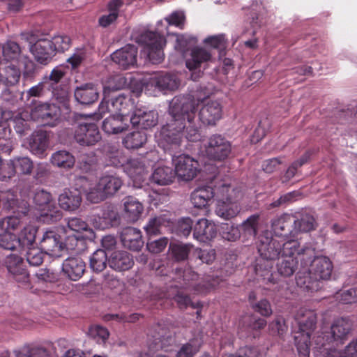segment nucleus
Returning a JSON list of instances; mask_svg holds the SVG:
<instances>
[{"mask_svg":"<svg viewBox=\"0 0 357 357\" xmlns=\"http://www.w3.org/2000/svg\"><path fill=\"white\" fill-rule=\"evenodd\" d=\"M124 172L133 180L142 181L147 171L144 165L138 159L127 160L123 167Z\"/></svg>","mask_w":357,"mask_h":357,"instance_id":"obj_39","label":"nucleus"},{"mask_svg":"<svg viewBox=\"0 0 357 357\" xmlns=\"http://www.w3.org/2000/svg\"><path fill=\"white\" fill-rule=\"evenodd\" d=\"M40 245L46 254L53 256H59L63 248L61 238L54 230H47L43 233Z\"/></svg>","mask_w":357,"mask_h":357,"instance_id":"obj_19","label":"nucleus"},{"mask_svg":"<svg viewBox=\"0 0 357 357\" xmlns=\"http://www.w3.org/2000/svg\"><path fill=\"white\" fill-rule=\"evenodd\" d=\"M268 330L273 335H282L287 331V326L283 317L277 316L268 325Z\"/></svg>","mask_w":357,"mask_h":357,"instance_id":"obj_62","label":"nucleus"},{"mask_svg":"<svg viewBox=\"0 0 357 357\" xmlns=\"http://www.w3.org/2000/svg\"><path fill=\"white\" fill-rule=\"evenodd\" d=\"M13 145L11 130L8 128L3 127L0 130V150L10 151Z\"/></svg>","mask_w":357,"mask_h":357,"instance_id":"obj_63","label":"nucleus"},{"mask_svg":"<svg viewBox=\"0 0 357 357\" xmlns=\"http://www.w3.org/2000/svg\"><path fill=\"white\" fill-rule=\"evenodd\" d=\"M50 43H52L54 54L56 52H63L70 46V39L66 35L55 36L50 40Z\"/></svg>","mask_w":357,"mask_h":357,"instance_id":"obj_59","label":"nucleus"},{"mask_svg":"<svg viewBox=\"0 0 357 357\" xmlns=\"http://www.w3.org/2000/svg\"><path fill=\"white\" fill-rule=\"evenodd\" d=\"M109 266L119 272L130 269L134 265L132 256L124 250H116L108 257Z\"/></svg>","mask_w":357,"mask_h":357,"instance_id":"obj_24","label":"nucleus"},{"mask_svg":"<svg viewBox=\"0 0 357 357\" xmlns=\"http://www.w3.org/2000/svg\"><path fill=\"white\" fill-rule=\"evenodd\" d=\"M219 186L221 184L215 185L214 188L204 186L195 190L190 197L193 206L199 208L205 207L213 197H216V188Z\"/></svg>","mask_w":357,"mask_h":357,"instance_id":"obj_32","label":"nucleus"},{"mask_svg":"<svg viewBox=\"0 0 357 357\" xmlns=\"http://www.w3.org/2000/svg\"><path fill=\"white\" fill-rule=\"evenodd\" d=\"M121 241L125 247L135 251L139 250L144 245L140 230L131 227L123 230Z\"/></svg>","mask_w":357,"mask_h":357,"instance_id":"obj_34","label":"nucleus"},{"mask_svg":"<svg viewBox=\"0 0 357 357\" xmlns=\"http://www.w3.org/2000/svg\"><path fill=\"white\" fill-rule=\"evenodd\" d=\"M137 41L144 45L142 53L152 63H160L163 61L162 47L165 40L162 36L156 32L145 31L139 36Z\"/></svg>","mask_w":357,"mask_h":357,"instance_id":"obj_7","label":"nucleus"},{"mask_svg":"<svg viewBox=\"0 0 357 357\" xmlns=\"http://www.w3.org/2000/svg\"><path fill=\"white\" fill-rule=\"evenodd\" d=\"M74 96L75 100L80 104L89 105L98 100L99 92L93 84H85L76 88Z\"/></svg>","mask_w":357,"mask_h":357,"instance_id":"obj_33","label":"nucleus"},{"mask_svg":"<svg viewBox=\"0 0 357 357\" xmlns=\"http://www.w3.org/2000/svg\"><path fill=\"white\" fill-rule=\"evenodd\" d=\"M65 71L61 66L54 68L49 76L43 78L46 89L52 91V96L60 102H66L68 93L65 87H62L61 79L65 75Z\"/></svg>","mask_w":357,"mask_h":357,"instance_id":"obj_9","label":"nucleus"},{"mask_svg":"<svg viewBox=\"0 0 357 357\" xmlns=\"http://www.w3.org/2000/svg\"><path fill=\"white\" fill-rule=\"evenodd\" d=\"M235 192L234 188L225 183L216 188L217 206L216 214L225 220L236 217L240 212L239 205L232 200V195Z\"/></svg>","mask_w":357,"mask_h":357,"instance_id":"obj_5","label":"nucleus"},{"mask_svg":"<svg viewBox=\"0 0 357 357\" xmlns=\"http://www.w3.org/2000/svg\"><path fill=\"white\" fill-rule=\"evenodd\" d=\"M137 49L135 45H127L111 54L112 61L123 70L134 67L137 63Z\"/></svg>","mask_w":357,"mask_h":357,"instance_id":"obj_15","label":"nucleus"},{"mask_svg":"<svg viewBox=\"0 0 357 357\" xmlns=\"http://www.w3.org/2000/svg\"><path fill=\"white\" fill-rule=\"evenodd\" d=\"M74 138L82 146H93L101 139L98 127L95 123H81L75 130Z\"/></svg>","mask_w":357,"mask_h":357,"instance_id":"obj_13","label":"nucleus"},{"mask_svg":"<svg viewBox=\"0 0 357 357\" xmlns=\"http://www.w3.org/2000/svg\"><path fill=\"white\" fill-rule=\"evenodd\" d=\"M300 254L301 264H305L307 269L312 273L314 277L319 280H327L331 277L333 271V264L329 258L325 256H315V250L307 248Z\"/></svg>","mask_w":357,"mask_h":357,"instance_id":"obj_4","label":"nucleus"},{"mask_svg":"<svg viewBox=\"0 0 357 357\" xmlns=\"http://www.w3.org/2000/svg\"><path fill=\"white\" fill-rule=\"evenodd\" d=\"M297 264V258H284L282 261L278 264V271L284 277H289L295 272Z\"/></svg>","mask_w":357,"mask_h":357,"instance_id":"obj_55","label":"nucleus"},{"mask_svg":"<svg viewBox=\"0 0 357 357\" xmlns=\"http://www.w3.org/2000/svg\"><path fill=\"white\" fill-rule=\"evenodd\" d=\"M21 49L14 41H8L2 45V56L6 61H14L19 58Z\"/></svg>","mask_w":357,"mask_h":357,"instance_id":"obj_53","label":"nucleus"},{"mask_svg":"<svg viewBox=\"0 0 357 357\" xmlns=\"http://www.w3.org/2000/svg\"><path fill=\"white\" fill-rule=\"evenodd\" d=\"M174 176L175 174L171 167L167 166H158L154 169L151 175V180L155 183L165 185L171 183Z\"/></svg>","mask_w":357,"mask_h":357,"instance_id":"obj_40","label":"nucleus"},{"mask_svg":"<svg viewBox=\"0 0 357 357\" xmlns=\"http://www.w3.org/2000/svg\"><path fill=\"white\" fill-rule=\"evenodd\" d=\"M102 128L104 132L109 135L121 133L128 128V118L110 114L103 121Z\"/></svg>","mask_w":357,"mask_h":357,"instance_id":"obj_30","label":"nucleus"},{"mask_svg":"<svg viewBox=\"0 0 357 357\" xmlns=\"http://www.w3.org/2000/svg\"><path fill=\"white\" fill-rule=\"evenodd\" d=\"M298 330L294 332V342L299 357H310V336L317 323L316 314H295Z\"/></svg>","mask_w":357,"mask_h":357,"instance_id":"obj_3","label":"nucleus"},{"mask_svg":"<svg viewBox=\"0 0 357 357\" xmlns=\"http://www.w3.org/2000/svg\"><path fill=\"white\" fill-rule=\"evenodd\" d=\"M191 246L182 243H170L169 248V255L176 261H183L187 259Z\"/></svg>","mask_w":357,"mask_h":357,"instance_id":"obj_50","label":"nucleus"},{"mask_svg":"<svg viewBox=\"0 0 357 357\" xmlns=\"http://www.w3.org/2000/svg\"><path fill=\"white\" fill-rule=\"evenodd\" d=\"M20 77V71L14 65L9 64L3 68H0L1 84L14 85L17 84Z\"/></svg>","mask_w":357,"mask_h":357,"instance_id":"obj_44","label":"nucleus"},{"mask_svg":"<svg viewBox=\"0 0 357 357\" xmlns=\"http://www.w3.org/2000/svg\"><path fill=\"white\" fill-rule=\"evenodd\" d=\"M175 167V175L185 181L192 180L199 172V164L197 160L188 155H180L173 158Z\"/></svg>","mask_w":357,"mask_h":357,"instance_id":"obj_11","label":"nucleus"},{"mask_svg":"<svg viewBox=\"0 0 357 357\" xmlns=\"http://www.w3.org/2000/svg\"><path fill=\"white\" fill-rule=\"evenodd\" d=\"M103 219H105L109 228L118 226L121 222V217L117 210L112 206H107L102 211Z\"/></svg>","mask_w":357,"mask_h":357,"instance_id":"obj_57","label":"nucleus"},{"mask_svg":"<svg viewBox=\"0 0 357 357\" xmlns=\"http://www.w3.org/2000/svg\"><path fill=\"white\" fill-rule=\"evenodd\" d=\"M259 215H250L242 223V229L249 236H255L257 234Z\"/></svg>","mask_w":357,"mask_h":357,"instance_id":"obj_60","label":"nucleus"},{"mask_svg":"<svg viewBox=\"0 0 357 357\" xmlns=\"http://www.w3.org/2000/svg\"><path fill=\"white\" fill-rule=\"evenodd\" d=\"M111 106L115 114L128 118L130 112L134 109V102L128 96L119 95L111 98Z\"/></svg>","mask_w":357,"mask_h":357,"instance_id":"obj_36","label":"nucleus"},{"mask_svg":"<svg viewBox=\"0 0 357 357\" xmlns=\"http://www.w3.org/2000/svg\"><path fill=\"white\" fill-rule=\"evenodd\" d=\"M84 261L79 257H68L63 263V271L74 281L82 278L85 271Z\"/></svg>","mask_w":357,"mask_h":357,"instance_id":"obj_31","label":"nucleus"},{"mask_svg":"<svg viewBox=\"0 0 357 357\" xmlns=\"http://www.w3.org/2000/svg\"><path fill=\"white\" fill-rule=\"evenodd\" d=\"M305 264H301V267L296 278V285L305 293L310 295L321 288L320 282L315 278Z\"/></svg>","mask_w":357,"mask_h":357,"instance_id":"obj_17","label":"nucleus"},{"mask_svg":"<svg viewBox=\"0 0 357 357\" xmlns=\"http://www.w3.org/2000/svg\"><path fill=\"white\" fill-rule=\"evenodd\" d=\"M20 254H10L6 257L3 265L12 278L24 289H31L29 274Z\"/></svg>","mask_w":357,"mask_h":357,"instance_id":"obj_8","label":"nucleus"},{"mask_svg":"<svg viewBox=\"0 0 357 357\" xmlns=\"http://www.w3.org/2000/svg\"><path fill=\"white\" fill-rule=\"evenodd\" d=\"M102 286L116 293L123 288V282L114 274L105 273L103 275Z\"/></svg>","mask_w":357,"mask_h":357,"instance_id":"obj_58","label":"nucleus"},{"mask_svg":"<svg viewBox=\"0 0 357 357\" xmlns=\"http://www.w3.org/2000/svg\"><path fill=\"white\" fill-rule=\"evenodd\" d=\"M123 211L130 221L136 222L142 214L144 206L136 198L128 197L123 202Z\"/></svg>","mask_w":357,"mask_h":357,"instance_id":"obj_38","label":"nucleus"},{"mask_svg":"<svg viewBox=\"0 0 357 357\" xmlns=\"http://www.w3.org/2000/svg\"><path fill=\"white\" fill-rule=\"evenodd\" d=\"M199 104L198 100L190 96H176L172 100L169 118L158 136L164 149H177L182 142L184 130L188 141L196 142L200 139L199 121L197 119Z\"/></svg>","mask_w":357,"mask_h":357,"instance_id":"obj_1","label":"nucleus"},{"mask_svg":"<svg viewBox=\"0 0 357 357\" xmlns=\"http://www.w3.org/2000/svg\"><path fill=\"white\" fill-rule=\"evenodd\" d=\"M203 105L199 109L197 120L203 125H215L222 114L221 104L217 100L202 101Z\"/></svg>","mask_w":357,"mask_h":357,"instance_id":"obj_14","label":"nucleus"},{"mask_svg":"<svg viewBox=\"0 0 357 357\" xmlns=\"http://www.w3.org/2000/svg\"><path fill=\"white\" fill-rule=\"evenodd\" d=\"M106 160L108 165L124 167L128 158L121 150L112 149L107 153Z\"/></svg>","mask_w":357,"mask_h":357,"instance_id":"obj_54","label":"nucleus"},{"mask_svg":"<svg viewBox=\"0 0 357 357\" xmlns=\"http://www.w3.org/2000/svg\"><path fill=\"white\" fill-rule=\"evenodd\" d=\"M280 242H282L280 255L284 258H297V260H300L299 253L302 252L303 250L307 248L306 247L299 250V243L296 240H289L286 242L280 241Z\"/></svg>","mask_w":357,"mask_h":357,"instance_id":"obj_46","label":"nucleus"},{"mask_svg":"<svg viewBox=\"0 0 357 357\" xmlns=\"http://www.w3.org/2000/svg\"><path fill=\"white\" fill-rule=\"evenodd\" d=\"M296 217V222H294L292 230L293 237H295L298 233L307 232L315 229L314 218L309 214H303L300 218Z\"/></svg>","mask_w":357,"mask_h":357,"instance_id":"obj_43","label":"nucleus"},{"mask_svg":"<svg viewBox=\"0 0 357 357\" xmlns=\"http://www.w3.org/2000/svg\"><path fill=\"white\" fill-rule=\"evenodd\" d=\"M58 202L59 206L65 211H74L77 210L82 202L79 189L74 190H64L59 196Z\"/></svg>","mask_w":357,"mask_h":357,"instance_id":"obj_29","label":"nucleus"},{"mask_svg":"<svg viewBox=\"0 0 357 357\" xmlns=\"http://www.w3.org/2000/svg\"><path fill=\"white\" fill-rule=\"evenodd\" d=\"M217 234L215 225L205 218L199 220L194 227V238L200 242H205L215 238Z\"/></svg>","mask_w":357,"mask_h":357,"instance_id":"obj_28","label":"nucleus"},{"mask_svg":"<svg viewBox=\"0 0 357 357\" xmlns=\"http://www.w3.org/2000/svg\"><path fill=\"white\" fill-rule=\"evenodd\" d=\"M315 348L323 349V357H357V339L352 340L344 349V356L335 349L326 347L324 337H314Z\"/></svg>","mask_w":357,"mask_h":357,"instance_id":"obj_18","label":"nucleus"},{"mask_svg":"<svg viewBox=\"0 0 357 357\" xmlns=\"http://www.w3.org/2000/svg\"><path fill=\"white\" fill-rule=\"evenodd\" d=\"M99 186L107 197L115 194L121 187L123 181L116 174L105 173L98 180Z\"/></svg>","mask_w":357,"mask_h":357,"instance_id":"obj_35","label":"nucleus"},{"mask_svg":"<svg viewBox=\"0 0 357 357\" xmlns=\"http://www.w3.org/2000/svg\"><path fill=\"white\" fill-rule=\"evenodd\" d=\"M75 185L80 192L85 194L87 200L92 203H98L107 197L99 186V182L93 185L85 176L76 178Z\"/></svg>","mask_w":357,"mask_h":357,"instance_id":"obj_16","label":"nucleus"},{"mask_svg":"<svg viewBox=\"0 0 357 357\" xmlns=\"http://www.w3.org/2000/svg\"><path fill=\"white\" fill-rule=\"evenodd\" d=\"M152 84L160 91H174L178 87L179 83L175 75L164 74L154 77Z\"/></svg>","mask_w":357,"mask_h":357,"instance_id":"obj_41","label":"nucleus"},{"mask_svg":"<svg viewBox=\"0 0 357 357\" xmlns=\"http://www.w3.org/2000/svg\"><path fill=\"white\" fill-rule=\"evenodd\" d=\"M0 248L8 250H16L20 254L17 236L10 232L5 231L0 234Z\"/></svg>","mask_w":357,"mask_h":357,"instance_id":"obj_51","label":"nucleus"},{"mask_svg":"<svg viewBox=\"0 0 357 357\" xmlns=\"http://www.w3.org/2000/svg\"><path fill=\"white\" fill-rule=\"evenodd\" d=\"M49 146V137L46 131L39 130L32 133L29 139L30 151L39 158H43Z\"/></svg>","mask_w":357,"mask_h":357,"instance_id":"obj_26","label":"nucleus"},{"mask_svg":"<svg viewBox=\"0 0 357 357\" xmlns=\"http://www.w3.org/2000/svg\"><path fill=\"white\" fill-rule=\"evenodd\" d=\"M213 52L211 49L197 47L191 50L190 56L186 59V67L190 70H197L212 61Z\"/></svg>","mask_w":357,"mask_h":357,"instance_id":"obj_22","label":"nucleus"},{"mask_svg":"<svg viewBox=\"0 0 357 357\" xmlns=\"http://www.w3.org/2000/svg\"><path fill=\"white\" fill-rule=\"evenodd\" d=\"M37 227L33 225L25 226L17 237L20 250V255L24 254L26 248L35 245Z\"/></svg>","mask_w":357,"mask_h":357,"instance_id":"obj_37","label":"nucleus"},{"mask_svg":"<svg viewBox=\"0 0 357 357\" xmlns=\"http://www.w3.org/2000/svg\"><path fill=\"white\" fill-rule=\"evenodd\" d=\"M336 298L343 304L356 303L357 302V288H351L338 293L336 295Z\"/></svg>","mask_w":357,"mask_h":357,"instance_id":"obj_64","label":"nucleus"},{"mask_svg":"<svg viewBox=\"0 0 357 357\" xmlns=\"http://www.w3.org/2000/svg\"><path fill=\"white\" fill-rule=\"evenodd\" d=\"M206 155L211 160L222 161L231 153V143L220 135H212L205 145Z\"/></svg>","mask_w":357,"mask_h":357,"instance_id":"obj_10","label":"nucleus"},{"mask_svg":"<svg viewBox=\"0 0 357 357\" xmlns=\"http://www.w3.org/2000/svg\"><path fill=\"white\" fill-rule=\"evenodd\" d=\"M130 123L134 126L142 129H148L155 126L158 123V114L153 110L146 108H137L130 118Z\"/></svg>","mask_w":357,"mask_h":357,"instance_id":"obj_21","label":"nucleus"},{"mask_svg":"<svg viewBox=\"0 0 357 357\" xmlns=\"http://www.w3.org/2000/svg\"><path fill=\"white\" fill-rule=\"evenodd\" d=\"M15 357H50V352L42 347H24L20 351H15Z\"/></svg>","mask_w":357,"mask_h":357,"instance_id":"obj_49","label":"nucleus"},{"mask_svg":"<svg viewBox=\"0 0 357 357\" xmlns=\"http://www.w3.org/2000/svg\"><path fill=\"white\" fill-rule=\"evenodd\" d=\"M352 326L353 324L349 319H338L331 326V336L326 335L324 333L318 336L324 337V342L327 345L333 342H335L337 344H343L347 340L352 330Z\"/></svg>","mask_w":357,"mask_h":357,"instance_id":"obj_12","label":"nucleus"},{"mask_svg":"<svg viewBox=\"0 0 357 357\" xmlns=\"http://www.w3.org/2000/svg\"><path fill=\"white\" fill-rule=\"evenodd\" d=\"M33 202L40 211V218L47 223L55 222L62 218V212L57 207L50 192L43 189L36 190Z\"/></svg>","mask_w":357,"mask_h":357,"instance_id":"obj_6","label":"nucleus"},{"mask_svg":"<svg viewBox=\"0 0 357 357\" xmlns=\"http://www.w3.org/2000/svg\"><path fill=\"white\" fill-rule=\"evenodd\" d=\"M140 314H105L103 319L105 321H115L118 323H135L139 319Z\"/></svg>","mask_w":357,"mask_h":357,"instance_id":"obj_56","label":"nucleus"},{"mask_svg":"<svg viewBox=\"0 0 357 357\" xmlns=\"http://www.w3.org/2000/svg\"><path fill=\"white\" fill-rule=\"evenodd\" d=\"M11 160V165H13L15 174L29 175L33 168V162L27 156H17Z\"/></svg>","mask_w":357,"mask_h":357,"instance_id":"obj_45","label":"nucleus"},{"mask_svg":"<svg viewBox=\"0 0 357 357\" xmlns=\"http://www.w3.org/2000/svg\"><path fill=\"white\" fill-rule=\"evenodd\" d=\"M147 137L144 132H132L127 135L123 140L124 146L129 149H139L146 142Z\"/></svg>","mask_w":357,"mask_h":357,"instance_id":"obj_47","label":"nucleus"},{"mask_svg":"<svg viewBox=\"0 0 357 357\" xmlns=\"http://www.w3.org/2000/svg\"><path fill=\"white\" fill-rule=\"evenodd\" d=\"M177 272L181 277L178 281L179 286L178 289H171L169 296H172V299L177 303L180 310H185L189 305L195 308L191 302L190 295L205 294L213 287V285L208 282L200 280L198 275L190 268L184 271L177 270Z\"/></svg>","mask_w":357,"mask_h":357,"instance_id":"obj_2","label":"nucleus"},{"mask_svg":"<svg viewBox=\"0 0 357 357\" xmlns=\"http://www.w3.org/2000/svg\"><path fill=\"white\" fill-rule=\"evenodd\" d=\"M108 258L105 250L98 249L90 257V267L95 272H101L107 266Z\"/></svg>","mask_w":357,"mask_h":357,"instance_id":"obj_48","label":"nucleus"},{"mask_svg":"<svg viewBox=\"0 0 357 357\" xmlns=\"http://www.w3.org/2000/svg\"><path fill=\"white\" fill-rule=\"evenodd\" d=\"M125 84L124 78L121 75L112 76L106 81L104 85L103 93L107 94L111 91H117L121 89Z\"/></svg>","mask_w":357,"mask_h":357,"instance_id":"obj_61","label":"nucleus"},{"mask_svg":"<svg viewBox=\"0 0 357 357\" xmlns=\"http://www.w3.org/2000/svg\"><path fill=\"white\" fill-rule=\"evenodd\" d=\"M30 51L36 60L41 64L47 63L54 55L52 43H50V40L46 38L40 39L31 45Z\"/></svg>","mask_w":357,"mask_h":357,"instance_id":"obj_25","label":"nucleus"},{"mask_svg":"<svg viewBox=\"0 0 357 357\" xmlns=\"http://www.w3.org/2000/svg\"><path fill=\"white\" fill-rule=\"evenodd\" d=\"M261 257L266 260H275L281 254L282 242L275 238L262 236L257 246Z\"/></svg>","mask_w":357,"mask_h":357,"instance_id":"obj_20","label":"nucleus"},{"mask_svg":"<svg viewBox=\"0 0 357 357\" xmlns=\"http://www.w3.org/2000/svg\"><path fill=\"white\" fill-rule=\"evenodd\" d=\"M52 164L60 168L71 169L75 162L74 156L66 151H58L54 153L50 158Z\"/></svg>","mask_w":357,"mask_h":357,"instance_id":"obj_42","label":"nucleus"},{"mask_svg":"<svg viewBox=\"0 0 357 357\" xmlns=\"http://www.w3.org/2000/svg\"><path fill=\"white\" fill-rule=\"evenodd\" d=\"M294 222H296V217L285 213L272 220L271 229L275 236L286 237L289 234L293 237Z\"/></svg>","mask_w":357,"mask_h":357,"instance_id":"obj_27","label":"nucleus"},{"mask_svg":"<svg viewBox=\"0 0 357 357\" xmlns=\"http://www.w3.org/2000/svg\"><path fill=\"white\" fill-rule=\"evenodd\" d=\"M24 252H25L26 260L30 265L38 266L43 263L44 253L41 248L33 245L26 248Z\"/></svg>","mask_w":357,"mask_h":357,"instance_id":"obj_52","label":"nucleus"},{"mask_svg":"<svg viewBox=\"0 0 357 357\" xmlns=\"http://www.w3.org/2000/svg\"><path fill=\"white\" fill-rule=\"evenodd\" d=\"M33 118L41 119L50 126H54L59 118L58 108L54 105L43 103L37 105L32 110Z\"/></svg>","mask_w":357,"mask_h":357,"instance_id":"obj_23","label":"nucleus"}]
</instances>
